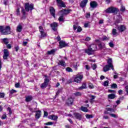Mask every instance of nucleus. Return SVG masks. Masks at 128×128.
Returning a JSON list of instances; mask_svg holds the SVG:
<instances>
[{"instance_id":"3c124183","label":"nucleus","mask_w":128,"mask_h":128,"mask_svg":"<svg viewBox=\"0 0 128 128\" xmlns=\"http://www.w3.org/2000/svg\"><path fill=\"white\" fill-rule=\"evenodd\" d=\"M39 30L40 32H44V28H42V26H39Z\"/></svg>"},{"instance_id":"37998d69","label":"nucleus","mask_w":128,"mask_h":128,"mask_svg":"<svg viewBox=\"0 0 128 128\" xmlns=\"http://www.w3.org/2000/svg\"><path fill=\"white\" fill-rule=\"evenodd\" d=\"M44 118H46L48 116V112H46L45 110H44Z\"/></svg>"},{"instance_id":"412c9836","label":"nucleus","mask_w":128,"mask_h":128,"mask_svg":"<svg viewBox=\"0 0 128 128\" xmlns=\"http://www.w3.org/2000/svg\"><path fill=\"white\" fill-rule=\"evenodd\" d=\"M58 116L54 114L50 115L48 117L50 120H58Z\"/></svg>"},{"instance_id":"f03ea898","label":"nucleus","mask_w":128,"mask_h":128,"mask_svg":"<svg viewBox=\"0 0 128 128\" xmlns=\"http://www.w3.org/2000/svg\"><path fill=\"white\" fill-rule=\"evenodd\" d=\"M106 14H118V8L114 7H110L104 10Z\"/></svg>"},{"instance_id":"8fccbe9b","label":"nucleus","mask_w":128,"mask_h":128,"mask_svg":"<svg viewBox=\"0 0 128 128\" xmlns=\"http://www.w3.org/2000/svg\"><path fill=\"white\" fill-rule=\"evenodd\" d=\"M114 74L115 75H114V79L118 78V73L116 72H114Z\"/></svg>"},{"instance_id":"f3484780","label":"nucleus","mask_w":128,"mask_h":128,"mask_svg":"<svg viewBox=\"0 0 128 128\" xmlns=\"http://www.w3.org/2000/svg\"><path fill=\"white\" fill-rule=\"evenodd\" d=\"M73 102H74V99L72 98H68V100L66 102V104L69 106H72V104Z\"/></svg>"},{"instance_id":"4468645a","label":"nucleus","mask_w":128,"mask_h":128,"mask_svg":"<svg viewBox=\"0 0 128 128\" xmlns=\"http://www.w3.org/2000/svg\"><path fill=\"white\" fill-rule=\"evenodd\" d=\"M59 44L60 48H66V46H68V44H66V42L64 40L60 41L59 42Z\"/></svg>"},{"instance_id":"f704fd0d","label":"nucleus","mask_w":128,"mask_h":128,"mask_svg":"<svg viewBox=\"0 0 128 128\" xmlns=\"http://www.w3.org/2000/svg\"><path fill=\"white\" fill-rule=\"evenodd\" d=\"M40 34L41 38H46V34L44 32V31H43V32H41Z\"/></svg>"},{"instance_id":"9d476101","label":"nucleus","mask_w":128,"mask_h":128,"mask_svg":"<svg viewBox=\"0 0 128 128\" xmlns=\"http://www.w3.org/2000/svg\"><path fill=\"white\" fill-rule=\"evenodd\" d=\"M56 2L60 8H66V4L62 0H56Z\"/></svg>"},{"instance_id":"5701e85b","label":"nucleus","mask_w":128,"mask_h":128,"mask_svg":"<svg viewBox=\"0 0 128 128\" xmlns=\"http://www.w3.org/2000/svg\"><path fill=\"white\" fill-rule=\"evenodd\" d=\"M42 114V111L40 110H37L36 111V115H35V118H37L38 120L40 118V114Z\"/></svg>"},{"instance_id":"7c9ffc66","label":"nucleus","mask_w":128,"mask_h":128,"mask_svg":"<svg viewBox=\"0 0 128 128\" xmlns=\"http://www.w3.org/2000/svg\"><path fill=\"white\" fill-rule=\"evenodd\" d=\"M80 110L82 112H88V109L86 107H84V106H82L80 107Z\"/></svg>"},{"instance_id":"cd10ccee","label":"nucleus","mask_w":128,"mask_h":128,"mask_svg":"<svg viewBox=\"0 0 128 128\" xmlns=\"http://www.w3.org/2000/svg\"><path fill=\"white\" fill-rule=\"evenodd\" d=\"M56 52V49H53L50 51H48L47 54H54Z\"/></svg>"},{"instance_id":"20e7f679","label":"nucleus","mask_w":128,"mask_h":128,"mask_svg":"<svg viewBox=\"0 0 128 128\" xmlns=\"http://www.w3.org/2000/svg\"><path fill=\"white\" fill-rule=\"evenodd\" d=\"M84 78V75L78 74L74 79L76 82H80Z\"/></svg>"},{"instance_id":"6e6552de","label":"nucleus","mask_w":128,"mask_h":128,"mask_svg":"<svg viewBox=\"0 0 128 128\" xmlns=\"http://www.w3.org/2000/svg\"><path fill=\"white\" fill-rule=\"evenodd\" d=\"M126 28L124 25H120V26H118L117 28V30H118L120 32H124Z\"/></svg>"},{"instance_id":"dca6fc26","label":"nucleus","mask_w":128,"mask_h":128,"mask_svg":"<svg viewBox=\"0 0 128 128\" xmlns=\"http://www.w3.org/2000/svg\"><path fill=\"white\" fill-rule=\"evenodd\" d=\"M88 0H82L80 4V8H84V6H86V4H88Z\"/></svg>"},{"instance_id":"473e14b6","label":"nucleus","mask_w":128,"mask_h":128,"mask_svg":"<svg viewBox=\"0 0 128 128\" xmlns=\"http://www.w3.org/2000/svg\"><path fill=\"white\" fill-rule=\"evenodd\" d=\"M107 112H114V110L110 108H106Z\"/></svg>"},{"instance_id":"58836bf2","label":"nucleus","mask_w":128,"mask_h":128,"mask_svg":"<svg viewBox=\"0 0 128 128\" xmlns=\"http://www.w3.org/2000/svg\"><path fill=\"white\" fill-rule=\"evenodd\" d=\"M74 96H82V93L80 92H76L74 94Z\"/></svg>"},{"instance_id":"bf43d9fd","label":"nucleus","mask_w":128,"mask_h":128,"mask_svg":"<svg viewBox=\"0 0 128 128\" xmlns=\"http://www.w3.org/2000/svg\"><path fill=\"white\" fill-rule=\"evenodd\" d=\"M88 88H94V85L92 83H90L88 84Z\"/></svg>"},{"instance_id":"c85d7f7f","label":"nucleus","mask_w":128,"mask_h":128,"mask_svg":"<svg viewBox=\"0 0 128 128\" xmlns=\"http://www.w3.org/2000/svg\"><path fill=\"white\" fill-rule=\"evenodd\" d=\"M84 88H86V82H83L82 84V86L78 88V90H84Z\"/></svg>"},{"instance_id":"4d7b16f0","label":"nucleus","mask_w":128,"mask_h":128,"mask_svg":"<svg viewBox=\"0 0 128 128\" xmlns=\"http://www.w3.org/2000/svg\"><path fill=\"white\" fill-rule=\"evenodd\" d=\"M90 100H92L96 98V96L92 95H90Z\"/></svg>"},{"instance_id":"72a5a7b5","label":"nucleus","mask_w":128,"mask_h":128,"mask_svg":"<svg viewBox=\"0 0 128 128\" xmlns=\"http://www.w3.org/2000/svg\"><path fill=\"white\" fill-rule=\"evenodd\" d=\"M2 42L5 44H8V38H3Z\"/></svg>"},{"instance_id":"0eeeda50","label":"nucleus","mask_w":128,"mask_h":128,"mask_svg":"<svg viewBox=\"0 0 128 128\" xmlns=\"http://www.w3.org/2000/svg\"><path fill=\"white\" fill-rule=\"evenodd\" d=\"M50 26L54 32H56V30H58V24L57 22H54L50 24Z\"/></svg>"},{"instance_id":"6e6d98bb","label":"nucleus","mask_w":128,"mask_h":128,"mask_svg":"<svg viewBox=\"0 0 128 128\" xmlns=\"http://www.w3.org/2000/svg\"><path fill=\"white\" fill-rule=\"evenodd\" d=\"M92 70H94L96 68V64H92Z\"/></svg>"},{"instance_id":"a878e982","label":"nucleus","mask_w":128,"mask_h":128,"mask_svg":"<svg viewBox=\"0 0 128 128\" xmlns=\"http://www.w3.org/2000/svg\"><path fill=\"white\" fill-rule=\"evenodd\" d=\"M108 98L109 100H114V98H116V94H110L108 95Z\"/></svg>"},{"instance_id":"603ef678","label":"nucleus","mask_w":128,"mask_h":128,"mask_svg":"<svg viewBox=\"0 0 128 128\" xmlns=\"http://www.w3.org/2000/svg\"><path fill=\"white\" fill-rule=\"evenodd\" d=\"M108 44L110 48H114V43H112V42H109Z\"/></svg>"},{"instance_id":"c03bdc74","label":"nucleus","mask_w":128,"mask_h":128,"mask_svg":"<svg viewBox=\"0 0 128 128\" xmlns=\"http://www.w3.org/2000/svg\"><path fill=\"white\" fill-rule=\"evenodd\" d=\"M111 88H118V85H116V84H113L111 86Z\"/></svg>"},{"instance_id":"4be33fe9","label":"nucleus","mask_w":128,"mask_h":128,"mask_svg":"<svg viewBox=\"0 0 128 128\" xmlns=\"http://www.w3.org/2000/svg\"><path fill=\"white\" fill-rule=\"evenodd\" d=\"M122 17L120 16V15L118 16L117 17V20L116 21L115 24H120L122 22Z\"/></svg>"},{"instance_id":"774afa93","label":"nucleus","mask_w":128,"mask_h":128,"mask_svg":"<svg viewBox=\"0 0 128 128\" xmlns=\"http://www.w3.org/2000/svg\"><path fill=\"white\" fill-rule=\"evenodd\" d=\"M125 88H126V92H127V94L128 95V86H126L125 87Z\"/></svg>"},{"instance_id":"393cba45","label":"nucleus","mask_w":128,"mask_h":128,"mask_svg":"<svg viewBox=\"0 0 128 128\" xmlns=\"http://www.w3.org/2000/svg\"><path fill=\"white\" fill-rule=\"evenodd\" d=\"M112 34L113 36H118V32H116V29L114 28L112 30Z\"/></svg>"},{"instance_id":"de8ad7c7","label":"nucleus","mask_w":128,"mask_h":128,"mask_svg":"<svg viewBox=\"0 0 128 128\" xmlns=\"http://www.w3.org/2000/svg\"><path fill=\"white\" fill-rule=\"evenodd\" d=\"M4 98V93L0 92V98Z\"/></svg>"},{"instance_id":"09e8293b","label":"nucleus","mask_w":128,"mask_h":128,"mask_svg":"<svg viewBox=\"0 0 128 128\" xmlns=\"http://www.w3.org/2000/svg\"><path fill=\"white\" fill-rule=\"evenodd\" d=\"M54 124V122H48L46 123V126H52Z\"/></svg>"},{"instance_id":"4c0bfd02","label":"nucleus","mask_w":128,"mask_h":128,"mask_svg":"<svg viewBox=\"0 0 128 128\" xmlns=\"http://www.w3.org/2000/svg\"><path fill=\"white\" fill-rule=\"evenodd\" d=\"M120 10V12H124L126 10V7L124 6H123L122 5H121Z\"/></svg>"},{"instance_id":"a19ab883","label":"nucleus","mask_w":128,"mask_h":128,"mask_svg":"<svg viewBox=\"0 0 128 128\" xmlns=\"http://www.w3.org/2000/svg\"><path fill=\"white\" fill-rule=\"evenodd\" d=\"M103 85L104 86H108V80L104 82Z\"/></svg>"},{"instance_id":"49530a36","label":"nucleus","mask_w":128,"mask_h":128,"mask_svg":"<svg viewBox=\"0 0 128 128\" xmlns=\"http://www.w3.org/2000/svg\"><path fill=\"white\" fill-rule=\"evenodd\" d=\"M14 49L15 50V52H18V50H20V47L18 46H16L14 47Z\"/></svg>"},{"instance_id":"680f3d73","label":"nucleus","mask_w":128,"mask_h":128,"mask_svg":"<svg viewBox=\"0 0 128 128\" xmlns=\"http://www.w3.org/2000/svg\"><path fill=\"white\" fill-rule=\"evenodd\" d=\"M108 92H110L111 94H114L116 92V90H108Z\"/></svg>"},{"instance_id":"423d86ee","label":"nucleus","mask_w":128,"mask_h":128,"mask_svg":"<svg viewBox=\"0 0 128 128\" xmlns=\"http://www.w3.org/2000/svg\"><path fill=\"white\" fill-rule=\"evenodd\" d=\"M73 116L76 120H82V115L78 112H74L73 114Z\"/></svg>"},{"instance_id":"864d4df0","label":"nucleus","mask_w":128,"mask_h":128,"mask_svg":"<svg viewBox=\"0 0 128 128\" xmlns=\"http://www.w3.org/2000/svg\"><path fill=\"white\" fill-rule=\"evenodd\" d=\"M110 40V38L106 37V36H104L102 38V40Z\"/></svg>"},{"instance_id":"5fc2aeb1","label":"nucleus","mask_w":128,"mask_h":128,"mask_svg":"<svg viewBox=\"0 0 128 128\" xmlns=\"http://www.w3.org/2000/svg\"><path fill=\"white\" fill-rule=\"evenodd\" d=\"M82 30V28L80 26H78L77 29L78 32H80Z\"/></svg>"},{"instance_id":"e2e57ef3","label":"nucleus","mask_w":128,"mask_h":128,"mask_svg":"<svg viewBox=\"0 0 128 128\" xmlns=\"http://www.w3.org/2000/svg\"><path fill=\"white\" fill-rule=\"evenodd\" d=\"M89 24H90V22H88L87 23H85L84 24V28H88Z\"/></svg>"},{"instance_id":"2eb2a0df","label":"nucleus","mask_w":128,"mask_h":128,"mask_svg":"<svg viewBox=\"0 0 128 128\" xmlns=\"http://www.w3.org/2000/svg\"><path fill=\"white\" fill-rule=\"evenodd\" d=\"M22 30V24L20 23L16 28V32H20Z\"/></svg>"},{"instance_id":"c9c22d12","label":"nucleus","mask_w":128,"mask_h":128,"mask_svg":"<svg viewBox=\"0 0 128 128\" xmlns=\"http://www.w3.org/2000/svg\"><path fill=\"white\" fill-rule=\"evenodd\" d=\"M58 20L59 22H64V16L62 15L60 16Z\"/></svg>"},{"instance_id":"7ed1b4c3","label":"nucleus","mask_w":128,"mask_h":128,"mask_svg":"<svg viewBox=\"0 0 128 128\" xmlns=\"http://www.w3.org/2000/svg\"><path fill=\"white\" fill-rule=\"evenodd\" d=\"M24 8L26 12H30V10L32 11L34 9V4H30V3H26Z\"/></svg>"},{"instance_id":"6ab92c4d","label":"nucleus","mask_w":128,"mask_h":128,"mask_svg":"<svg viewBox=\"0 0 128 128\" xmlns=\"http://www.w3.org/2000/svg\"><path fill=\"white\" fill-rule=\"evenodd\" d=\"M110 68H112V66L107 64L103 68V70L104 72H108V70H110Z\"/></svg>"},{"instance_id":"0e129e2a","label":"nucleus","mask_w":128,"mask_h":128,"mask_svg":"<svg viewBox=\"0 0 128 128\" xmlns=\"http://www.w3.org/2000/svg\"><path fill=\"white\" fill-rule=\"evenodd\" d=\"M22 14L23 16H26V10L22 8Z\"/></svg>"},{"instance_id":"c756f323","label":"nucleus","mask_w":128,"mask_h":128,"mask_svg":"<svg viewBox=\"0 0 128 128\" xmlns=\"http://www.w3.org/2000/svg\"><path fill=\"white\" fill-rule=\"evenodd\" d=\"M58 66H66V62H64V60H61L59 61V62H58Z\"/></svg>"},{"instance_id":"9b49d317","label":"nucleus","mask_w":128,"mask_h":128,"mask_svg":"<svg viewBox=\"0 0 128 128\" xmlns=\"http://www.w3.org/2000/svg\"><path fill=\"white\" fill-rule=\"evenodd\" d=\"M84 52L88 56H90L94 54V52L90 47L88 49L84 50Z\"/></svg>"},{"instance_id":"2f4dec72","label":"nucleus","mask_w":128,"mask_h":128,"mask_svg":"<svg viewBox=\"0 0 128 128\" xmlns=\"http://www.w3.org/2000/svg\"><path fill=\"white\" fill-rule=\"evenodd\" d=\"M7 112H8V114L10 116H12V108L10 107L7 108Z\"/></svg>"},{"instance_id":"39448f33","label":"nucleus","mask_w":128,"mask_h":128,"mask_svg":"<svg viewBox=\"0 0 128 128\" xmlns=\"http://www.w3.org/2000/svg\"><path fill=\"white\" fill-rule=\"evenodd\" d=\"M3 58L4 60H8V56H10V51L8 49H4L3 50Z\"/></svg>"},{"instance_id":"a211bd4d","label":"nucleus","mask_w":128,"mask_h":128,"mask_svg":"<svg viewBox=\"0 0 128 128\" xmlns=\"http://www.w3.org/2000/svg\"><path fill=\"white\" fill-rule=\"evenodd\" d=\"M89 48L92 50V51L94 52L98 50V46H96V44H92L90 46Z\"/></svg>"},{"instance_id":"ddd939ff","label":"nucleus","mask_w":128,"mask_h":128,"mask_svg":"<svg viewBox=\"0 0 128 128\" xmlns=\"http://www.w3.org/2000/svg\"><path fill=\"white\" fill-rule=\"evenodd\" d=\"M90 6L92 8H96L98 6V3L96 1H92L90 2Z\"/></svg>"},{"instance_id":"a18cd8bd","label":"nucleus","mask_w":128,"mask_h":128,"mask_svg":"<svg viewBox=\"0 0 128 128\" xmlns=\"http://www.w3.org/2000/svg\"><path fill=\"white\" fill-rule=\"evenodd\" d=\"M62 88L58 90L56 92V96H58V94H60V92H62Z\"/></svg>"},{"instance_id":"e433bc0d","label":"nucleus","mask_w":128,"mask_h":128,"mask_svg":"<svg viewBox=\"0 0 128 128\" xmlns=\"http://www.w3.org/2000/svg\"><path fill=\"white\" fill-rule=\"evenodd\" d=\"M16 14L18 16H20V8H18L16 10Z\"/></svg>"},{"instance_id":"f257e3e1","label":"nucleus","mask_w":128,"mask_h":128,"mask_svg":"<svg viewBox=\"0 0 128 128\" xmlns=\"http://www.w3.org/2000/svg\"><path fill=\"white\" fill-rule=\"evenodd\" d=\"M10 27V26H0V32L1 34L3 36H7L8 34H10L12 32Z\"/></svg>"},{"instance_id":"69168bd1","label":"nucleus","mask_w":128,"mask_h":128,"mask_svg":"<svg viewBox=\"0 0 128 128\" xmlns=\"http://www.w3.org/2000/svg\"><path fill=\"white\" fill-rule=\"evenodd\" d=\"M6 48H12V45H10V44H6Z\"/></svg>"},{"instance_id":"13d9d810","label":"nucleus","mask_w":128,"mask_h":128,"mask_svg":"<svg viewBox=\"0 0 128 128\" xmlns=\"http://www.w3.org/2000/svg\"><path fill=\"white\" fill-rule=\"evenodd\" d=\"M86 18H90V12L86 13Z\"/></svg>"},{"instance_id":"aec40b11","label":"nucleus","mask_w":128,"mask_h":128,"mask_svg":"<svg viewBox=\"0 0 128 128\" xmlns=\"http://www.w3.org/2000/svg\"><path fill=\"white\" fill-rule=\"evenodd\" d=\"M107 62L108 66H112V70H114V65H112V58L108 59Z\"/></svg>"},{"instance_id":"ea45409f","label":"nucleus","mask_w":128,"mask_h":128,"mask_svg":"<svg viewBox=\"0 0 128 128\" xmlns=\"http://www.w3.org/2000/svg\"><path fill=\"white\" fill-rule=\"evenodd\" d=\"M66 72H72V69L70 67H68L66 68Z\"/></svg>"},{"instance_id":"79ce46f5","label":"nucleus","mask_w":128,"mask_h":128,"mask_svg":"<svg viewBox=\"0 0 128 128\" xmlns=\"http://www.w3.org/2000/svg\"><path fill=\"white\" fill-rule=\"evenodd\" d=\"M86 118H94V116L92 114H86Z\"/></svg>"},{"instance_id":"1a4fd4ad","label":"nucleus","mask_w":128,"mask_h":128,"mask_svg":"<svg viewBox=\"0 0 128 128\" xmlns=\"http://www.w3.org/2000/svg\"><path fill=\"white\" fill-rule=\"evenodd\" d=\"M50 14L53 16V18H56V10H54V7L52 6L50 7Z\"/></svg>"},{"instance_id":"b1692460","label":"nucleus","mask_w":128,"mask_h":128,"mask_svg":"<svg viewBox=\"0 0 128 128\" xmlns=\"http://www.w3.org/2000/svg\"><path fill=\"white\" fill-rule=\"evenodd\" d=\"M71 11L72 10H62L60 12H62L63 14H70Z\"/></svg>"},{"instance_id":"f8f14e48","label":"nucleus","mask_w":128,"mask_h":128,"mask_svg":"<svg viewBox=\"0 0 128 128\" xmlns=\"http://www.w3.org/2000/svg\"><path fill=\"white\" fill-rule=\"evenodd\" d=\"M48 79H46L43 84H42L40 88H46V86H48Z\"/></svg>"},{"instance_id":"338daca9","label":"nucleus","mask_w":128,"mask_h":128,"mask_svg":"<svg viewBox=\"0 0 128 128\" xmlns=\"http://www.w3.org/2000/svg\"><path fill=\"white\" fill-rule=\"evenodd\" d=\"M110 116H112V118H116V115L114 114H110Z\"/></svg>"},{"instance_id":"bb28decb","label":"nucleus","mask_w":128,"mask_h":128,"mask_svg":"<svg viewBox=\"0 0 128 128\" xmlns=\"http://www.w3.org/2000/svg\"><path fill=\"white\" fill-rule=\"evenodd\" d=\"M32 100V96H28L26 97V102H28Z\"/></svg>"},{"instance_id":"052dcab7","label":"nucleus","mask_w":128,"mask_h":128,"mask_svg":"<svg viewBox=\"0 0 128 128\" xmlns=\"http://www.w3.org/2000/svg\"><path fill=\"white\" fill-rule=\"evenodd\" d=\"M16 92V90H11L10 91V93L11 94H14Z\"/></svg>"}]
</instances>
